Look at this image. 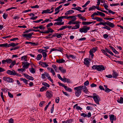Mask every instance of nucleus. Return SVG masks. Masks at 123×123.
<instances>
[{"label":"nucleus","instance_id":"1","mask_svg":"<svg viewBox=\"0 0 123 123\" xmlns=\"http://www.w3.org/2000/svg\"><path fill=\"white\" fill-rule=\"evenodd\" d=\"M92 68L93 69H96L98 71H101L105 69V67L103 65H94L92 66Z\"/></svg>","mask_w":123,"mask_h":123},{"label":"nucleus","instance_id":"2","mask_svg":"<svg viewBox=\"0 0 123 123\" xmlns=\"http://www.w3.org/2000/svg\"><path fill=\"white\" fill-rule=\"evenodd\" d=\"M81 88L80 86L74 88L75 90V94L77 97H79L81 94Z\"/></svg>","mask_w":123,"mask_h":123},{"label":"nucleus","instance_id":"3","mask_svg":"<svg viewBox=\"0 0 123 123\" xmlns=\"http://www.w3.org/2000/svg\"><path fill=\"white\" fill-rule=\"evenodd\" d=\"M90 29L89 27H87L86 26H84L83 28L80 29L79 31L81 33L83 32L86 33Z\"/></svg>","mask_w":123,"mask_h":123},{"label":"nucleus","instance_id":"4","mask_svg":"<svg viewBox=\"0 0 123 123\" xmlns=\"http://www.w3.org/2000/svg\"><path fill=\"white\" fill-rule=\"evenodd\" d=\"M3 80L8 83H13L14 82V80L6 76L4 77L3 78Z\"/></svg>","mask_w":123,"mask_h":123},{"label":"nucleus","instance_id":"5","mask_svg":"<svg viewBox=\"0 0 123 123\" xmlns=\"http://www.w3.org/2000/svg\"><path fill=\"white\" fill-rule=\"evenodd\" d=\"M95 95L96 94L95 93H93V99L95 102L97 104H99V99H100L99 98L98 96H95Z\"/></svg>","mask_w":123,"mask_h":123},{"label":"nucleus","instance_id":"6","mask_svg":"<svg viewBox=\"0 0 123 123\" xmlns=\"http://www.w3.org/2000/svg\"><path fill=\"white\" fill-rule=\"evenodd\" d=\"M33 34V32H31L26 34H23L22 36L24 37H26V39L28 40V38L30 39L31 38L32 35Z\"/></svg>","mask_w":123,"mask_h":123},{"label":"nucleus","instance_id":"7","mask_svg":"<svg viewBox=\"0 0 123 123\" xmlns=\"http://www.w3.org/2000/svg\"><path fill=\"white\" fill-rule=\"evenodd\" d=\"M53 92L50 91H47L46 92V96L49 98H50L53 96Z\"/></svg>","mask_w":123,"mask_h":123},{"label":"nucleus","instance_id":"8","mask_svg":"<svg viewBox=\"0 0 123 123\" xmlns=\"http://www.w3.org/2000/svg\"><path fill=\"white\" fill-rule=\"evenodd\" d=\"M97 50V48L95 47L93 48L90 50L89 51L90 55L92 56V57L94 56L93 53H94Z\"/></svg>","mask_w":123,"mask_h":123},{"label":"nucleus","instance_id":"9","mask_svg":"<svg viewBox=\"0 0 123 123\" xmlns=\"http://www.w3.org/2000/svg\"><path fill=\"white\" fill-rule=\"evenodd\" d=\"M6 73L9 75H15L16 74V73L14 70L11 71V70H8Z\"/></svg>","mask_w":123,"mask_h":123},{"label":"nucleus","instance_id":"10","mask_svg":"<svg viewBox=\"0 0 123 123\" xmlns=\"http://www.w3.org/2000/svg\"><path fill=\"white\" fill-rule=\"evenodd\" d=\"M105 25H107L110 27L112 28H114L115 25L113 23L110 22L108 21H107L105 22Z\"/></svg>","mask_w":123,"mask_h":123},{"label":"nucleus","instance_id":"11","mask_svg":"<svg viewBox=\"0 0 123 123\" xmlns=\"http://www.w3.org/2000/svg\"><path fill=\"white\" fill-rule=\"evenodd\" d=\"M30 64L27 62H22L23 67L24 68H28Z\"/></svg>","mask_w":123,"mask_h":123},{"label":"nucleus","instance_id":"12","mask_svg":"<svg viewBox=\"0 0 123 123\" xmlns=\"http://www.w3.org/2000/svg\"><path fill=\"white\" fill-rule=\"evenodd\" d=\"M54 31L53 30H52L51 28L49 27L48 28L47 30L45 31L42 33H43L44 34H48L49 32H53Z\"/></svg>","mask_w":123,"mask_h":123},{"label":"nucleus","instance_id":"13","mask_svg":"<svg viewBox=\"0 0 123 123\" xmlns=\"http://www.w3.org/2000/svg\"><path fill=\"white\" fill-rule=\"evenodd\" d=\"M24 75L28 79L32 80H34V78L32 76H30L26 74H24Z\"/></svg>","mask_w":123,"mask_h":123},{"label":"nucleus","instance_id":"14","mask_svg":"<svg viewBox=\"0 0 123 123\" xmlns=\"http://www.w3.org/2000/svg\"><path fill=\"white\" fill-rule=\"evenodd\" d=\"M110 119L111 123H113V120H116V117H114V115H111L110 116Z\"/></svg>","mask_w":123,"mask_h":123},{"label":"nucleus","instance_id":"15","mask_svg":"<svg viewBox=\"0 0 123 123\" xmlns=\"http://www.w3.org/2000/svg\"><path fill=\"white\" fill-rule=\"evenodd\" d=\"M88 58H86L84 59V63L85 65H86L88 67L89 65L90 62L88 60Z\"/></svg>","mask_w":123,"mask_h":123},{"label":"nucleus","instance_id":"16","mask_svg":"<svg viewBox=\"0 0 123 123\" xmlns=\"http://www.w3.org/2000/svg\"><path fill=\"white\" fill-rule=\"evenodd\" d=\"M66 57L69 59H70L71 58L72 59H74L75 58V57L73 55H68V54H66Z\"/></svg>","mask_w":123,"mask_h":123},{"label":"nucleus","instance_id":"17","mask_svg":"<svg viewBox=\"0 0 123 123\" xmlns=\"http://www.w3.org/2000/svg\"><path fill=\"white\" fill-rule=\"evenodd\" d=\"M59 69L61 71V72L62 73H64L66 72V70L64 69L63 67H62L60 66L59 67Z\"/></svg>","mask_w":123,"mask_h":123},{"label":"nucleus","instance_id":"18","mask_svg":"<svg viewBox=\"0 0 123 123\" xmlns=\"http://www.w3.org/2000/svg\"><path fill=\"white\" fill-rule=\"evenodd\" d=\"M80 87L81 88V90H82V89L83 91L85 92L86 93L87 92V87L86 86H80Z\"/></svg>","mask_w":123,"mask_h":123},{"label":"nucleus","instance_id":"19","mask_svg":"<svg viewBox=\"0 0 123 123\" xmlns=\"http://www.w3.org/2000/svg\"><path fill=\"white\" fill-rule=\"evenodd\" d=\"M56 62L58 63H64L65 62V60L63 59H60L59 60H57Z\"/></svg>","mask_w":123,"mask_h":123},{"label":"nucleus","instance_id":"20","mask_svg":"<svg viewBox=\"0 0 123 123\" xmlns=\"http://www.w3.org/2000/svg\"><path fill=\"white\" fill-rule=\"evenodd\" d=\"M74 11L72 10H70L67 11L65 13V15H67L69 14H71L74 13Z\"/></svg>","mask_w":123,"mask_h":123},{"label":"nucleus","instance_id":"21","mask_svg":"<svg viewBox=\"0 0 123 123\" xmlns=\"http://www.w3.org/2000/svg\"><path fill=\"white\" fill-rule=\"evenodd\" d=\"M25 44H31V45L34 46H36L37 45V43L36 44L34 42H25Z\"/></svg>","mask_w":123,"mask_h":123},{"label":"nucleus","instance_id":"22","mask_svg":"<svg viewBox=\"0 0 123 123\" xmlns=\"http://www.w3.org/2000/svg\"><path fill=\"white\" fill-rule=\"evenodd\" d=\"M50 10L49 9H47L46 10H43L42 12V14H43L44 13H50Z\"/></svg>","mask_w":123,"mask_h":123},{"label":"nucleus","instance_id":"23","mask_svg":"<svg viewBox=\"0 0 123 123\" xmlns=\"http://www.w3.org/2000/svg\"><path fill=\"white\" fill-rule=\"evenodd\" d=\"M18 44V43H11L9 44V47L12 46L14 47L17 45Z\"/></svg>","mask_w":123,"mask_h":123},{"label":"nucleus","instance_id":"24","mask_svg":"<svg viewBox=\"0 0 123 123\" xmlns=\"http://www.w3.org/2000/svg\"><path fill=\"white\" fill-rule=\"evenodd\" d=\"M112 75L114 78H116L118 76V74L116 72L113 71Z\"/></svg>","mask_w":123,"mask_h":123},{"label":"nucleus","instance_id":"25","mask_svg":"<svg viewBox=\"0 0 123 123\" xmlns=\"http://www.w3.org/2000/svg\"><path fill=\"white\" fill-rule=\"evenodd\" d=\"M80 25L79 24H77L75 26H73L72 28V29H76L79 28Z\"/></svg>","mask_w":123,"mask_h":123},{"label":"nucleus","instance_id":"26","mask_svg":"<svg viewBox=\"0 0 123 123\" xmlns=\"http://www.w3.org/2000/svg\"><path fill=\"white\" fill-rule=\"evenodd\" d=\"M42 57V55L41 54H38L37 56L36 59L37 60H40L41 58Z\"/></svg>","mask_w":123,"mask_h":123},{"label":"nucleus","instance_id":"27","mask_svg":"<svg viewBox=\"0 0 123 123\" xmlns=\"http://www.w3.org/2000/svg\"><path fill=\"white\" fill-rule=\"evenodd\" d=\"M0 46L1 47H9V44H8L7 43L0 44Z\"/></svg>","mask_w":123,"mask_h":123},{"label":"nucleus","instance_id":"28","mask_svg":"<svg viewBox=\"0 0 123 123\" xmlns=\"http://www.w3.org/2000/svg\"><path fill=\"white\" fill-rule=\"evenodd\" d=\"M41 66L45 68H46L49 66V65L47 64H46V62H43V64H41Z\"/></svg>","mask_w":123,"mask_h":123},{"label":"nucleus","instance_id":"29","mask_svg":"<svg viewBox=\"0 0 123 123\" xmlns=\"http://www.w3.org/2000/svg\"><path fill=\"white\" fill-rule=\"evenodd\" d=\"M117 101L120 103H123V98L122 97H120V98L117 100Z\"/></svg>","mask_w":123,"mask_h":123},{"label":"nucleus","instance_id":"30","mask_svg":"<svg viewBox=\"0 0 123 123\" xmlns=\"http://www.w3.org/2000/svg\"><path fill=\"white\" fill-rule=\"evenodd\" d=\"M95 19L97 20V21L101 22L103 21V19L102 18H99L98 17H95Z\"/></svg>","mask_w":123,"mask_h":123},{"label":"nucleus","instance_id":"31","mask_svg":"<svg viewBox=\"0 0 123 123\" xmlns=\"http://www.w3.org/2000/svg\"><path fill=\"white\" fill-rule=\"evenodd\" d=\"M82 24L84 25H89L91 24V22H83Z\"/></svg>","mask_w":123,"mask_h":123},{"label":"nucleus","instance_id":"32","mask_svg":"<svg viewBox=\"0 0 123 123\" xmlns=\"http://www.w3.org/2000/svg\"><path fill=\"white\" fill-rule=\"evenodd\" d=\"M64 88L67 91L69 92H71L72 91L71 89L70 88L68 87L67 86H65Z\"/></svg>","mask_w":123,"mask_h":123},{"label":"nucleus","instance_id":"33","mask_svg":"<svg viewBox=\"0 0 123 123\" xmlns=\"http://www.w3.org/2000/svg\"><path fill=\"white\" fill-rule=\"evenodd\" d=\"M105 26L103 27H102V28H104L108 30H110L111 29V28L109 26H108L105 25Z\"/></svg>","mask_w":123,"mask_h":123},{"label":"nucleus","instance_id":"34","mask_svg":"<svg viewBox=\"0 0 123 123\" xmlns=\"http://www.w3.org/2000/svg\"><path fill=\"white\" fill-rule=\"evenodd\" d=\"M11 63V64L9 66V67L10 68H12L13 67V66L15 64H16V61H14Z\"/></svg>","mask_w":123,"mask_h":123},{"label":"nucleus","instance_id":"35","mask_svg":"<svg viewBox=\"0 0 123 123\" xmlns=\"http://www.w3.org/2000/svg\"><path fill=\"white\" fill-rule=\"evenodd\" d=\"M42 84L43 85L45 86L46 87H49L50 85L49 84L46 82H43Z\"/></svg>","mask_w":123,"mask_h":123},{"label":"nucleus","instance_id":"36","mask_svg":"<svg viewBox=\"0 0 123 123\" xmlns=\"http://www.w3.org/2000/svg\"><path fill=\"white\" fill-rule=\"evenodd\" d=\"M30 72L32 73H36V70L32 67L31 68H30Z\"/></svg>","mask_w":123,"mask_h":123},{"label":"nucleus","instance_id":"37","mask_svg":"<svg viewBox=\"0 0 123 123\" xmlns=\"http://www.w3.org/2000/svg\"><path fill=\"white\" fill-rule=\"evenodd\" d=\"M47 88L45 86H43L42 88H41L40 89V91L41 92H43L44 90H47Z\"/></svg>","mask_w":123,"mask_h":123},{"label":"nucleus","instance_id":"38","mask_svg":"<svg viewBox=\"0 0 123 123\" xmlns=\"http://www.w3.org/2000/svg\"><path fill=\"white\" fill-rule=\"evenodd\" d=\"M54 21H60L61 22H62V20L61 18V17H60L58 18L55 19Z\"/></svg>","mask_w":123,"mask_h":123},{"label":"nucleus","instance_id":"39","mask_svg":"<svg viewBox=\"0 0 123 123\" xmlns=\"http://www.w3.org/2000/svg\"><path fill=\"white\" fill-rule=\"evenodd\" d=\"M67 28L66 25L63 26L61 28H60L59 29H58V31H59V30H62L64 29Z\"/></svg>","mask_w":123,"mask_h":123},{"label":"nucleus","instance_id":"40","mask_svg":"<svg viewBox=\"0 0 123 123\" xmlns=\"http://www.w3.org/2000/svg\"><path fill=\"white\" fill-rule=\"evenodd\" d=\"M56 37L57 38H59L61 37H62V35H63V34H61V33H56Z\"/></svg>","mask_w":123,"mask_h":123},{"label":"nucleus","instance_id":"41","mask_svg":"<svg viewBox=\"0 0 123 123\" xmlns=\"http://www.w3.org/2000/svg\"><path fill=\"white\" fill-rule=\"evenodd\" d=\"M6 61L7 63H11L12 62V60L10 59H6Z\"/></svg>","mask_w":123,"mask_h":123},{"label":"nucleus","instance_id":"42","mask_svg":"<svg viewBox=\"0 0 123 123\" xmlns=\"http://www.w3.org/2000/svg\"><path fill=\"white\" fill-rule=\"evenodd\" d=\"M105 90H104L106 92H109L112 91L111 89H110L108 88H105Z\"/></svg>","mask_w":123,"mask_h":123},{"label":"nucleus","instance_id":"43","mask_svg":"<svg viewBox=\"0 0 123 123\" xmlns=\"http://www.w3.org/2000/svg\"><path fill=\"white\" fill-rule=\"evenodd\" d=\"M52 67L53 68L55 69V71L57 72V70H58V68H57L56 66V65H53L52 66Z\"/></svg>","mask_w":123,"mask_h":123},{"label":"nucleus","instance_id":"44","mask_svg":"<svg viewBox=\"0 0 123 123\" xmlns=\"http://www.w3.org/2000/svg\"><path fill=\"white\" fill-rule=\"evenodd\" d=\"M47 52V51H44L42 53V55L43 56V57L44 58H45L47 56V54L46 53Z\"/></svg>","mask_w":123,"mask_h":123},{"label":"nucleus","instance_id":"45","mask_svg":"<svg viewBox=\"0 0 123 123\" xmlns=\"http://www.w3.org/2000/svg\"><path fill=\"white\" fill-rule=\"evenodd\" d=\"M26 56L24 55L21 57V60L26 61Z\"/></svg>","mask_w":123,"mask_h":123},{"label":"nucleus","instance_id":"46","mask_svg":"<svg viewBox=\"0 0 123 123\" xmlns=\"http://www.w3.org/2000/svg\"><path fill=\"white\" fill-rule=\"evenodd\" d=\"M45 101H41L39 104V106L41 107L43 105V104H44L45 103Z\"/></svg>","mask_w":123,"mask_h":123},{"label":"nucleus","instance_id":"47","mask_svg":"<svg viewBox=\"0 0 123 123\" xmlns=\"http://www.w3.org/2000/svg\"><path fill=\"white\" fill-rule=\"evenodd\" d=\"M114 19V18H112L106 17V18H104V19H106V20H109V21H111V20H112Z\"/></svg>","mask_w":123,"mask_h":123},{"label":"nucleus","instance_id":"48","mask_svg":"<svg viewBox=\"0 0 123 123\" xmlns=\"http://www.w3.org/2000/svg\"><path fill=\"white\" fill-rule=\"evenodd\" d=\"M8 15L7 14L4 13L3 15V16L4 19H6Z\"/></svg>","mask_w":123,"mask_h":123},{"label":"nucleus","instance_id":"49","mask_svg":"<svg viewBox=\"0 0 123 123\" xmlns=\"http://www.w3.org/2000/svg\"><path fill=\"white\" fill-rule=\"evenodd\" d=\"M96 7V6H93L92 7H90L89 9V10L90 11L92 10L95 9Z\"/></svg>","mask_w":123,"mask_h":123},{"label":"nucleus","instance_id":"50","mask_svg":"<svg viewBox=\"0 0 123 123\" xmlns=\"http://www.w3.org/2000/svg\"><path fill=\"white\" fill-rule=\"evenodd\" d=\"M43 19H40L37 21H33V23H39L41 21H43Z\"/></svg>","mask_w":123,"mask_h":123},{"label":"nucleus","instance_id":"51","mask_svg":"<svg viewBox=\"0 0 123 123\" xmlns=\"http://www.w3.org/2000/svg\"><path fill=\"white\" fill-rule=\"evenodd\" d=\"M38 51L39 52L42 53L44 51H47V50L42 49H39L38 50Z\"/></svg>","mask_w":123,"mask_h":123},{"label":"nucleus","instance_id":"52","mask_svg":"<svg viewBox=\"0 0 123 123\" xmlns=\"http://www.w3.org/2000/svg\"><path fill=\"white\" fill-rule=\"evenodd\" d=\"M60 100L59 98V97H57L55 99V102L56 103H58Z\"/></svg>","mask_w":123,"mask_h":123},{"label":"nucleus","instance_id":"53","mask_svg":"<svg viewBox=\"0 0 123 123\" xmlns=\"http://www.w3.org/2000/svg\"><path fill=\"white\" fill-rule=\"evenodd\" d=\"M115 62L117 63H119L120 64L123 65V62L122 61H115Z\"/></svg>","mask_w":123,"mask_h":123},{"label":"nucleus","instance_id":"54","mask_svg":"<svg viewBox=\"0 0 123 123\" xmlns=\"http://www.w3.org/2000/svg\"><path fill=\"white\" fill-rule=\"evenodd\" d=\"M17 8V7H11L10 8H8V9H6V11H7L9 10H11L12 9H16Z\"/></svg>","mask_w":123,"mask_h":123},{"label":"nucleus","instance_id":"55","mask_svg":"<svg viewBox=\"0 0 123 123\" xmlns=\"http://www.w3.org/2000/svg\"><path fill=\"white\" fill-rule=\"evenodd\" d=\"M119 3H116V4H110V5L111 6H115L117 5H119Z\"/></svg>","mask_w":123,"mask_h":123},{"label":"nucleus","instance_id":"56","mask_svg":"<svg viewBox=\"0 0 123 123\" xmlns=\"http://www.w3.org/2000/svg\"><path fill=\"white\" fill-rule=\"evenodd\" d=\"M50 72L51 73H52L53 75H55V73L54 71V70L52 68H51V69Z\"/></svg>","mask_w":123,"mask_h":123},{"label":"nucleus","instance_id":"57","mask_svg":"<svg viewBox=\"0 0 123 123\" xmlns=\"http://www.w3.org/2000/svg\"><path fill=\"white\" fill-rule=\"evenodd\" d=\"M102 52L105 55H107V53H106V51L105 50H104L102 49L101 50Z\"/></svg>","mask_w":123,"mask_h":123},{"label":"nucleus","instance_id":"58","mask_svg":"<svg viewBox=\"0 0 123 123\" xmlns=\"http://www.w3.org/2000/svg\"><path fill=\"white\" fill-rule=\"evenodd\" d=\"M3 92H1V98L2 99L3 101L4 102H5V101L4 99V97H3Z\"/></svg>","mask_w":123,"mask_h":123},{"label":"nucleus","instance_id":"59","mask_svg":"<svg viewBox=\"0 0 123 123\" xmlns=\"http://www.w3.org/2000/svg\"><path fill=\"white\" fill-rule=\"evenodd\" d=\"M8 94L9 96L11 98H13V95L12 94L9 92H8Z\"/></svg>","mask_w":123,"mask_h":123},{"label":"nucleus","instance_id":"60","mask_svg":"<svg viewBox=\"0 0 123 123\" xmlns=\"http://www.w3.org/2000/svg\"><path fill=\"white\" fill-rule=\"evenodd\" d=\"M103 6H104V8L106 10H109L107 8L108 7L107 5L105 4H103Z\"/></svg>","mask_w":123,"mask_h":123},{"label":"nucleus","instance_id":"61","mask_svg":"<svg viewBox=\"0 0 123 123\" xmlns=\"http://www.w3.org/2000/svg\"><path fill=\"white\" fill-rule=\"evenodd\" d=\"M53 24L52 23H50L48 24L46 26V27L47 28L53 25Z\"/></svg>","mask_w":123,"mask_h":123},{"label":"nucleus","instance_id":"62","mask_svg":"<svg viewBox=\"0 0 123 123\" xmlns=\"http://www.w3.org/2000/svg\"><path fill=\"white\" fill-rule=\"evenodd\" d=\"M89 84V82L88 80H87L85 81L84 83L85 85L87 86Z\"/></svg>","mask_w":123,"mask_h":123},{"label":"nucleus","instance_id":"63","mask_svg":"<svg viewBox=\"0 0 123 123\" xmlns=\"http://www.w3.org/2000/svg\"><path fill=\"white\" fill-rule=\"evenodd\" d=\"M58 83L59 86H62L63 87H64L65 86V85H64V84H63L60 82H58Z\"/></svg>","mask_w":123,"mask_h":123},{"label":"nucleus","instance_id":"64","mask_svg":"<svg viewBox=\"0 0 123 123\" xmlns=\"http://www.w3.org/2000/svg\"><path fill=\"white\" fill-rule=\"evenodd\" d=\"M13 120L12 118H10L9 121V123H13Z\"/></svg>","mask_w":123,"mask_h":123}]
</instances>
